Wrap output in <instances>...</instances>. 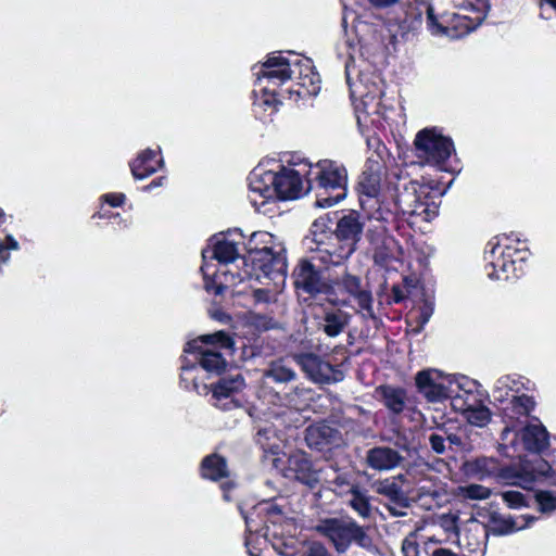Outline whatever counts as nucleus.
<instances>
[{"label":"nucleus","instance_id":"f257e3e1","mask_svg":"<svg viewBox=\"0 0 556 556\" xmlns=\"http://www.w3.org/2000/svg\"><path fill=\"white\" fill-rule=\"evenodd\" d=\"M244 268L239 273L226 271L216 276L211 266L205 264L202 274L205 289L215 294H222L226 289L244 280L273 281L274 288H255L253 298L257 303H274L282 291L287 277V257L283 244L271 233L255 231L251 235L248 255L243 258Z\"/></svg>","mask_w":556,"mask_h":556},{"label":"nucleus","instance_id":"f03ea898","mask_svg":"<svg viewBox=\"0 0 556 556\" xmlns=\"http://www.w3.org/2000/svg\"><path fill=\"white\" fill-rule=\"evenodd\" d=\"M307 161L285 166L276 159L262 160L250 173L248 198L255 211L271 212L277 200H295L309 191Z\"/></svg>","mask_w":556,"mask_h":556},{"label":"nucleus","instance_id":"7ed1b4c3","mask_svg":"<svg viewBox=\"0 0 556 556\" xmlns=\"http://www.w3.org/2000/svg\"><path fill=\"white\" fill-rule=\"evenodd\" d=\"M242 516L245 520L248 535L245 545L251 556H257V545L269 543L279 555L294 556L299 541L294 538L295 525L287 520L280 509L270 502L258 503L254 511Z\"/></svg>","mask_w":556,"mask_h":556},{"label":"nucleus","instance_id":"20e7f679","mask_svg":"<svg viewBox=\"0 0 556 556\" xmlns=\"http://www.w3.org/2000/svg\"><path fill=\"white\" fill-rule=\"evenodd\" d=\"M367 144L374 147L375 151L368 156L365 169L359 177V204L366 212L367 217L370 216L374 220H394V212L387 205L391 188L382 182L386 176V165L382 157L386 147L378 138H368Z\"/></svg>","mask_w":556,"mask_h":556},{"label":"nucleus","instance_id":"39448f33","mask_svg":"<svg viewBox=\"0 0 556 556\" xmlns=\"http://www.w3.org/2000/svg\"><path fill=\"white\" fill-rule=\"evenodd\" d=\"M358 45L359 42L345 41L344 47L339 48L340 56L345 55L349 59L345 63V75L351 99L357 112L380 115L382 80L366 61L356 64L355 55L359 51Z\"/></svg>","mask_w":556,"mask_h":556},{"label":"nucleus","instance_id":"423d86ee","mask_svg":"<svg viewBox=\"0 0 556 556\" xmlns=\"http://www.w3.org/2000/svg\"><path fill=\"white\" fill-rule=\"evenodd\" d=\"M530 251L515 235L492 238L484 249V271L491 280L517 279L526 273Z\"/></svg>","mask_w":556,"mask_h":556},{"label":"nucleus","instance_id":"0eeeda50","mask_svg":"<svg viewBox=\"0 0 556 556\" xmlns=\"http://www.w3.org/2000/svg\"><path fill=\"white\" fill-rule=\"evenodd\" d=\"M257 443L263 448L265 457L276 469L281 471L283 477L295 479L309 488H314L318 483V471L302 451L291 453L288 457V465L282 467L283 460L280 455L285 454V440L271 427H265L257 431Z\"/></svg>","mask_w":556,"mask_h":556},{"label":"nucleus","instance_id":"6e6552de","mask_svg":"<svg viewBox=\"0 0 556 556\" xmlns=\"http://www.w3.org/2000/svg\"><path fill=\"white\" fill-rule=\"evenodd\" d=\"M457 5L459 0H453ZM488 5L483 0H465L458 12L437 15L433 7L427 8V27L433 36L460 38L475 30L486 17Z\"/></svg>","mask_w":556,"mask_h":556},{"label":"nucleus","instance_id":"1a4fd4ad","mask_svg":"<svg viewBox=\"0 0 556 556\" xmlns=\"http://www.w3.org/2000/svg\"><path fill=\"white\" fill-rule=\"evenodd\" d=\"M309 190H317L316 206L331 207L348 194V170L331 160H320L315 164L307 161Z\"/></svg>","mask_w":556,"mask_h":556},{"label":"nucleus","instance_id":"9d476101","mask_svg":"<svg viewBox=\"0 0 556 556\" xmlns=\"http://www.w3.org/2000/svg\"><path fill=\"white\" fill-rule=\"evenodd\" d=\"M396 214L414 218V222H431L439 214L437 197L431 193L430 188L419 185L416 181H408L401 188L391 189L387 201Z\"/></svg>","mask_w":556,"mask_h":556},{"label":"nucleus","instance_id":"9b49d317","mask_svg":"<svg viewBox=\"0 0 556 556\" xmlns=\"http://www.w3.org/2000/svg\"><path fill=\"white\" fill-rule=\"evenodd\" d=\"M232 339L225 331L201 336L189 341L184 353L203 370L212 374H220L226 368L225 352H231Z\"/></svg>","mask_w":556,"mask_h":556},{"label":"nucleus","instance_id":"f8f14e48","mask_svg":"<svg viewBox=\"0 0 556 556\" xmlns=\"http://www.w3.org/2000/svg\"><path fill=\"white\" fill-rule=\"evenodd\" d=\"M316 530L329 540L338 553H345L352 543L367 549L372 546L369 535L351 518L324 519Z\"/></svg>","mask_w":556,"mask_h":556},{"label":"nucleus","instance_id":"ddd939ff","mask_svg":"<svg viewBox=\"0 0 556 556\" xmlns=\"http://www.w3.org/2000/svg\"><path fill=\"white\" fill-rule=\"evenodd\" d=\"M249 242L245 245L248 250ZM244 247V235L239 229L229 230L225 233L214 238L213 248L211 251L204 250L202 252L203 264L201 268L208 264L211 271L216 276H222L226 271L236 273L233 269L226 268L239 258L242 248ZM238 270L237 273H239Z\"/></svg>","mask_w":556,"mask_h":556},{"label":"nucleus","instance_id":"4468645a","mask_svg":"<svg viewBox=\"0 0 556 556\" xmlns=\"http://www.w3.org/2000/svg\"><path fill=\"white\" fill-rule=\"evenodd\" d=\"M501 440L502 451L507 457L517 456L520 446L526 451L539 454L549 445V434L539 421L528 424L520 433L507 426L502 432Z\"/></svg>","mask_w":556,"mask_h":556},{"label":"nucleus","instance_id":"2eb2a0df","mask_svg":"<svg viewBox=\"0 0 556 556\" xmlns=\"http://www.w3.org/2000/svg\"><path fill=\"white\" fill-rule=\"evenodd\" d=\"M415 147L418 157L424 163L442 170H448L447 161L455 149L452 139L444 136L441 129L432 127L418 131L415 138Z\"/></svg>","mask_w":556,"mask_h":556},{"label":"nucleus","instance_id":"dca6fc26","mask_svg":"<svg viewBox=\"0 0 556 556\" xmlns=\"http://www.w3.org/2000/svg\"><path fill=\"white\" fill-rule=\"evenodd\" d=\"M366 239L369 243V252L374 262L380 266H390L393 262L401 261L402 247L389 233V225L393 220H374L368 216Z\"/></svg>","mask_w":556,"mask_h":556},{"label":"nucleus","instance_id":"f3484780","mask_svg":"<svg viewBox=\"0 0 556 556\" xmlns=\"http://www.w3.org/2000/svg\"><path fill=\"white\" fill-rule=\"evenodd\" d=\"M362 230L363 224L355 212L344 215L339 219L336 228V237L344 243L333 252L319 250L316 260L325 265H341L356 250Z\"/></svg>","mask_w":556,"mask_h":556},{"label":"nucleus","instance_id":"a211bd4d","mask_svg":"<svg viewBox=\"0 0 556 556\" xmlns=\"http://www.w3.org/2000/svg\"><path fill=\"white\" fill-rule=\"evenodd\" d=\"M419 393L429 402L437 403L448 399L456 392L470 384L465 376L444 375L437 369L421 370L415 378Z\"/></svg>","mask_w":556,"mask_h":556},{"label":"nucleus","instance_id":"6ab92c4d","mask_svg":"<svg viewBox=\"0 0 556 556\" xmlns=\"http://www.w3.org/2000/svg\"><path fill=\"white\" fill-rule=\"evenodd\" d=\"M301 55L289 52L286 56L281 53H274L255 71L254 75L257 85H263L265 91L270 87H279L295 75V62Z\"/></svg>","mask_w":556,"mask_h":556},{"label":"nucleus","instance_id":"aec40b11","mask_svg":"<svg viewBox=\"0 0 556 556\" xmlns=\"http://www.w3.org/2000/svg\"><path fill=\"white\" fill-rule=\"evenodd\" d=\"M296 378V372L286 363L285 359L273 361L264 370L260 389L257 392L258 399L264 404H278L282 402V396L279 392L274 390L270 382L288 383Z\"/></svg>","mask_w":556,"mask_h":556},{"label":"nucleus","instance_id":"412c9836","mask_svg":"<svg viewBox=\"0 0 556 556\" xmlns=\"http://www.w3.org/2000/svg\"><path fill=\"white\" fill-rule=\"evenodd\" d=\"M292 358L314 382L332 383L343 379V372L340 369L324 362L319 356L313 353L293 354Z\"/></svg>","mask_w":556,"mask_h":556},{"label":"nucleus","instance_id":"4be33fe9","mask_svg":"<svg viewBox=\"0 0 556 556\" xmlns=\"http://www.w3.org/2000/svg\"><path fill=\"white\" fill-rule=\"evenodd\" d=\"M245 388V380L242 375L227 376L218 380L212 386V403L214 406L229 410L238 407L239 401L236 396Z\"/></svg>","mask_w":556,"mask_h":556},{"label":"nucleus","instance_id":"5701e85b","mask_svg":"<svg viewBox=\"0 0 556 556\" xmlns=\"http://www.w3.org/2000/svg\"><path fill=\"white\" fill-rule=\"evenodd\" d=\"M329 273H319L316 270L315 265L308 261H302L299 266L295 268L294 276V285L298 289L303 290L304 292L317 296L324 294L326 290L327 283V275ZM331 294L333 291L331 289H327Z\"/></svg>","mask_w":556,"mask_h":556},{"label":"nucleus","instance_id":"b1692460","mask_svg":"<svg viewBox=\"0 0 556 556\" xmlns=\"http://www.w3.org/2000/svg\"><path fill=\"white\" fill-rule=\"evenodd\" d=\"M488 531L477 520H470L462 534L457 538V544L465 556H484L486 551Z\"/></svg>","mask_w":556,"mask_h":556},{"label":"nucleus","instance_id":"393cba45","mask_svg":"<svg viewBox=\"0 0 556 556\" xmlns=\"http://www.w3.org/2000/svg\"><path fill=\"white\" fill-rule=\"evenodd\" d=\"M295 62V75L292 79H296V84L302 90H296L299 96H315L320 90V77L314 71L313 62L308 58L300 56Z\"/></svg>","mask_w":556,"mask_h":556},{"label":"nucleus","instance_id":"a878e982","mask_svg":"<svg viewBox=\"0 0 556 556\" xmlns=\"http://www.w3.org/2000/svg\"><path fill=\"white\" fill-rule=\"evenodd\" d=\"M343 285L345 286V292L348 296V304L353 299L359 311L366 317H374L372 307V295L371 292L363 289L358 277L350 275L345 268H343Z\"/></svg>","mask_w":556,"mask_h":556},{"label":"nucleus","instance_id":"bb28decb","mask_svg":"<svg viewBox=\"0 0 556 556\" xmlns=\"http://www.w3.org/2000/svg\"><path fill=\"white\" fill-rule=\"evenodd\" d=\"M282 402L278 404H267L273 407L271 415L280 418L285 416L287 410H303L311 400V390L295 387L290 392L281 394Z\"/></svg>","mask_w":556,"mask_h":556},{"label":"nucleus","instance_id":"cd10ccee","mask_svg":"<svg viewBox=\"0 0 556 556\" xmlns=\"http://www.w3.org/2000/svg\"><path fill=\"white\" fill-rule=\"evenodd\" d=\"M403 457L397 451L388 446H378L367 451V465L378 471H388L397 467Z\"/></svg>","mask_w":556,"mask_h":556},{"label":"nucleus","instance_id":"c85d7f7f","mask_svg":"<svg viewBox=\"0 0 556 556\" xmlns=\"http://www.w3.org/2000/svg\"><path fill=\"white\" fill-rule=\"evenodd\" d=\"M526 389V383L517 375H505L500 377L492 389V395L500 403H509L511 399Z\"/></svg>","mask_w":556,"mask_h":556},{"label":"nucleus","instance_id":"c756f323","mask_svg":"<svg viewBox=\"0 0 556 556\" xmlns=\"http://www.w3.org/2000/svg\"><path fill=\"white\" fill-rule=\"evenodd\" d=\"M157 152L151 149L142 151L136 160L130 163V169L135 178L143 179L156 172L162 166L163 160L157 159Z\"/></svg>","mask_w":556,"mask_h":556},{"label":"nucleus","instance_id":"7c9ffc66","mask_svg":"<svg viewBox=\"0 0 556 556\" xmlns=\"http://www.w3.org/2000/svg\"><path fill=\"white\" fill-rule=\"evenodd\" d=\"M523 465V481H520L522 489H530L532 483L541 478L547 477L552 470L551 465L541 457H535L531 462H525Z\"/></svg>","mask_w":556,"mask_h":556},{"label":"nucleus","instance_id":"2f4dec72","mask_svg":"<svg viewBox=\"0 0 556 556\" xmlns=\"http://www.w3.org/2000/svg\"><path fill=\"white\" fill-rule=\"evenodd\" d=\"M454 409L464 414L467 421L476 427H484L491 420V412L486 406L481 404L475 405L473 407L465 406L459 397L454 402Z\"/></svg>","mask_w":556,"mask_h":556},{"label":"nucleus","instance_id":"473e14b6","mask_svg":"<svg viewBox=\"0 0 556 556\" xmlns=\"http://www.w3.org/2000/svg\"><path fill=\"white\" fill-rule=\"evenodd\" d=\"M343 263L339 265L340 273H337L334 277L330 274L327 275V283L325 289H331L333 294L328 290L324 291L325 299L333 305H348V296L345 292V286L343 285Z\"/></svg>","mask_w":556,"mask_h":556},{"label":"nucleus","instance_id":"72a5a7b5","mask_svg":"<svg viewBox=\"0 0 556 556\" xmlns=\"http://www.w3.org/2000/svg\"><path fill=\"white\" fill-rule=\"evenodd\" d=\"M469 472L478 480H485L496 477L500 468L498 459L494 457H478L467 464Z\"/></svg>","mask_w":556,"mask_h":556},{"label":"nucleus","instance_id":"f704fd0d","mask_svg":"<svg viewBox=\"0 0 556 556\" xmlns=\"http://www.w3.org/2000/svg\"><path fill=\"white\" fill-rule=\"evenodd\" d=\"M535 518L533 516L523 515L519 518L498 517L493 518V532L505 535L527 528Z\"/></svg>","mask_w":556,"mask_h":556},{"label":"nucleus","instance_id":"c9c22d12","mask_svg":"<svg viewBox=\"0 0 556 556\" xmlns=\"http://www.w3.org/2000/svg\"><path fill=\"white\" fill-rule=\"evenodd\" d=\"M534 405V400L521 391L511 399L508 406L504 407L505 416L510 419H517L521 416L526 417L533 410Z\"/></svg>","mask_w":556,"mask_h":556},{"label":"nucleus","instance_id":"e433bc0d","mask_svg":"<svg viewBox=\"0 0 556 556\" xmlns=\"http://www.w3.org/2000/svg\"><path fill=\"white\" fill-rule=\"evenodd\" d=\"M201 473L203 478L213 481L227 477L226 460L216 454L205 457L202 462Z\"/></svg>","mask_w":556,"mask_h":556},{"label":"nucleus","instance_id":"4c0bfd02","mask_svg":"<svg viewBox=\"0 0 556 556\" xmlns=\"http://www.w3.org/2000/svg\"><path fill=\"white\" fill-rule=\"evenodd\" d=\"M332 432V428L327 425H312L305 430V441L309 447L320 450L330 442Z\"/></svg>","mask_w":556,"mask_h":556},{"label":"nucleus","instance_id":"58836bf2","mask_svg":"<svg viewBox=\"0 0 556 556\" xmlns=\"http://www.w3.org/2000/svg\"><path fill=\"white\" fill-rule=\"evenodd\" d=\"M349 323V315L340 309L327 312L324 317L323 330L329 337L339 336Z\"/></svg>","mask_w":556,"mask_h":556},{"label":"nucleus","instance_id":"ea45409f","mask_svg":"<svg viewBox=\"0 0 556 556\" xmlns=\"http://www.w3.org/2000/svg\"><path fill=\"white\" fill-rule=\"evenodd\" d=\"M200 372L199 366L190 358L188 354H185L181 365L180 382L187 390H194L200 392V383L198 381V374Z\"/></svg>","mask_w":556,"mask_h":556},{"label":"nucleus","instance_id":"a19ab883","mask_svg":"<svg viewBox=\"0 0 556 556\" xmlns=\"http://www.w3.org/2000/svg\"><path fill=\"white\" fill-rule=\"evenodd\" d=\"M383 404L394 414H400L405 407V392L403 389L390 386L379 389Z\"/></svg>","mask_w":556,"mask_h":556},{"label":"nucleus","instance_id":"79ce46f5","mask_svg":"<svg viewBox=\"0 0 556 556\" xmlns=\"http://www.w3.org/2000/svg\"><path fill=\"white\" fill-rule=\"evenodd\" d=\"M351 507L363 518H367L370 515L371 506L369 504V498L367 496L366 491L358 489L355 485H352L350 489Z\"/></svg>","mask_w":556,"mask_h":556},{"label":"nucleus","instance_id":"37998d69","mask_svg":"<svg viewBox=\"0 0 556 556\" xmlns=\"http://www.w3.org/2000/svg\"><path fill=\"white\" fill-rule=\"evenodd\" d=\"M492 490L482 484L471 483L457 488V495L465 500L483 501L491 496Z\"/></svg>","mask_w":556,"mask_h":556},{"label":"nucleus","instance_id":"c03bdc74","mask_svg":"<svg viewBox=\"0 0 556 556\" xmlns=\"http://www.w3.org/2000/svg\"><path fill=\"white\" fill-rule=\"evenodd\" d=\"M375 490L378 494L384 496L388 502L399 498L403 501L404 492L394 479H384L376 482Z\"/></svg>","mask_w":556,"mask_h":556},{"label":"nucleus","instance_id":"a18cd8bd","mask_svg":"<svg viewBox=\"0 0 556 556\" xmlns=\"http://www.w3.org/2000/svg\"><path fill=\"white\" fill-rule=\"evenodd\" d=\"M495 480L501 483L520 486L519 482L523 481V465L521 464L520 468L517 469L513 466H502L500 464Z\"/></svg>","mask_w":556,"mask_h":556},{"label":"nucleus","instance_id":"49530a36","mask_svg":"<svg viewBox=\"0 0 556 556\" xmlns=\"http://www.w3.org/2000/svg\"><path fill=\"white\" fill-rule=\"evenodd\" d=\"M18 249L20 244L11 233L0 232V267L10 261V252Z\"/></svg>","mask_w":556,"mask_h":556},{"label":"nucleus","instance_id":"de8ad7c7","mask_svg":"<svg viewBox=\"0 0 556 556\" xmlns=\"http://www.w3.org/2000/svg\"><path fill=\"white\" fill-rule=\"evenodd\" d=\"M437 476H427L416 479L417 494L421 498L424 496L437 497L439 489L437 485Z\"/></svg>","mask_w":556,"mask_h":556},{"label":"nucleus","instance_id":"09e8293b","mask_svg":"<svg viewBox=\"0 0 556 556\" xmlns=\"http://www.w3.org/2000/svg\"><path fill=\"white\" fill-rule=\"evenodd\" d=\"M503 502L510 509H520L529 506L527 497L523 493L515 490H508L501 493Z\"/></svg>","mask_w":556,"mask_h":556},{"label":"nucleus","instance_id":"8fccbe9b","mask_svg":"<svg viewBox=\"0 0 556 556\" xmlns=\"http://www.w3.org/2000/svg\"><path fill=\"white\" fill-rule=\"evenodd\" d=\"M535 501L542 513H551L556 509V494L551 491H539Z\"/></svg>","mask_w":556,"mask_h":556},{"label":"nucleus","instance_id":"3c124183","mask_svg":"<svg viewBox=\"0 0 556 556\" xmlns=\"http://www.w3.org/2000/svg\"><path fill=\"white\" fill-rule=\"evenodd\" d=\"M473 386V382L470 380V384H467L463 389H456V392L453 395H450L452 399V406L454 407V402L457 397H459L460 402L465 404V406H471L478 405L477 403V396L472 393L471 387Z\"/></svg>","mask_w":556,"mask_h":556},{"label":"nucleus","instance_id":"603ef678","mask_svg":"<svg viewBox=\"0 0 556 556\" xmlns=\"http://www.w3.org/2000/svg\"><path fill=\"white\" fill-rule=\"evenodd\" d=\"M386 508L389 513L394 517H402L407 515V509L409 507V500L404 494L403 501L401 498L394 500L392 502H387L384 504Z\"/></svg>","mask_w":556,"mask_h":556},{"label":"nucleus","instance_id":"864d4df0","mask_svg":"<svg viewBox=\"0 0 556 556\" xmlns=\"http://www.w3.org/2000/svg\"><path fill=\"white\" fill-rule=\"evenodd\" d=\"M439 526L446 532V533H455L457 536L458 534V515L456 514H443L439 518Z\"/></svg>","mask_w":556,"mask_h":556},{"label":"nucleus","instance_id":"5fc2aeb1","mask_svg":"<svg viewBox=\"0 0 556 556\" xmlns=\"http://www.w3.org/2000/svg\"><path fill=\"white\" fill-rule=\"evenodd\" d=\"M439 540H435L433 536L427 538V541H424L425 544V555L426 556H457V554L452 551L443 547L431 548V545L439 543Z\"/></svg>","mask_w":556,"mask_h":556},{"label":"nucleus","instance_id":"6e6d98bb","mask_svg":"<svg viewBox=\"0 0 556 556\" xmlns=\"http://www.w3.org/2000/svg\"><path fill=\"white\" fill-rule=\"evenodd\" d=\"M260 90L263 92L261 98L257 100L258 104H263L269 109L276 110L277 104L279 103V100L277 98V91L276 89L278 87H270L269 91H265L263 89V85H257Z\"/></svg>","mask_w":556,"mask_h":556},{"label":"nucleus","instance_id":"4d7b16f0","mask_svg":"<svg viewBox=\"0 0 556 556\" xmlns=\"http://www.w3.org/2000/svg\"><path fill=\"white\" fill-rule=\"evenodd\" d=\"M434 311V305L432 301H425L424 304L419 307L418 311V323L419 326H425L429 319L431 318Z\"/></svg>","mask_w":556,"mask_h":556},{"label":"nucleus","instance_id":"13d9d810","mask_svg":"<svg viewBox=\"0 0 556 556\" xmlns=\"http://www.w3.org/2000/svg\"><path fill=\"white\" fill-rule=\"evenodd\" d=\"M429 442H430L431 448L435 453H438V454L444 453V451H445V439L442 435L437 434V433H432L429 437Z\"/></svg>","mask_w":556,"mask_h":556},{"label":"nucleus","instance_id":"bf43d9fd","mask_svg":"<svg viewBox=\"0 0 556 556\" xmlns=\"http://www.w3.org/2000/svg\"><path fill=\"white\" fill-rule=\"evenodd\" d=\"M105 203L112 207L121 206L125 202L124 193H106L101 198Z\"/></svg>","mask_w":556,"mask_h":556},{"label":"nucleus","instance_id":"052dcab7","mask_svg":"<svg viewBox=\"0 0 556 556\" xmlns=\"http://www.w3.org/2000/svg\"><path fill=\"white\" fill-rule=\"evenodd\" d=\"M303 556H330L325 546L313 543Z\"/></svg>","mask_w":556,"mask_h":556},{"label":"nucleus","instance_id":"680f3d73","mask_svg":"<svg viewBox=\"0 0 556 556\" xmlns=\"http://www.w3.org/2000/svg\"><path fill=\"white\" fill-rule=\"evenodd\" d=\"M371 5L379 9H386L394 5L400 0H368Z\"/></svg>","mask_w":556,"mask_h":556},{"label":"nucleus","instance_id":"e2e57ef3","mask_svg":"<svg viewBox=\"0 0 556 556\" xmlns=\"http://www.w3.org/2000/svg\"><path fill=\"white\" fill-rule=\"evenodd\" d=\"M113 216H118V214H111L109 211L104 210L103 207L97 213L93 215V218L96 217H99V218H111Z\"/></svg>","mask_w":556,"mask_h":556},{"label":"nucleus","instance_id":"0e129e2a","mask_svg":"<svg viewBox=\"0 0 556 556\" xmlns=\"http://www.w3.org/2000/svg\"><path fill=\"white\" fill-rule=\"evenodd\" d=\"M447 441L451 445L460 446L462 445V439L457 434H450L447 437Z\"/></svg>","mask_w":556,"mask_h":556},{"label":"nucleus","instance_id":"69168bd1","mask_svg":"<svg viewBox=\"0 0 556 556\" xmlns=\"http://www.w3.org/2000/svg\"><path fill=\"white\" fill-rule=\"evenodd\" d=\"M393 299L396 303L401 302L404 299V295L401 292L399 287L393 288Z\"/></svg>","mask_w":556,"mask_h":556},{"label":"nucleus","instance_id":"338daca9","mask_svg":"<svg viewBox=\"0 0 556 556\" xmlns=\"http://www.w3.org/2000/svg\"><path fill=\"white\" fill-rule=\"evenodd\" d=\"M163 180H164V178L160 177V178L153 180L149 186H147L146 189L150 190L152 188L160 187L163 185Z\"/></svg>","mask_w":556,"mask_h":556},{"label":"nucleus","instance_id":"774afa93","mask_svg":"<svg viewBox=\"0 0 556 556\" xmlns=\"http://www.w3.org/2000/svg\"><path fill=\"white\" fill-rule=\"evenodd\" d=\"M541 5L543 8L549 7L556 11V0H541Z\"/></svg>","mask_w":556,"mask_h":556}]
</instances>
